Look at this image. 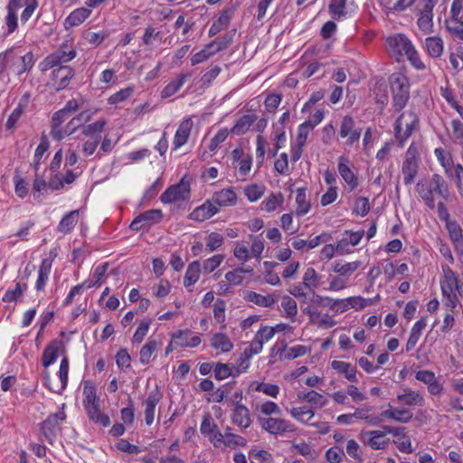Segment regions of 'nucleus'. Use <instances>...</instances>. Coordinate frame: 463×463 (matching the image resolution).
<instances>
[{
  "label": "nucleus",
  "instance_id": "obj_1",
  "mask_svg": "<svg viewBox=\"0 0 463 463\" xmlns=\"http://www.w3.org/2000/svg\"><path fill=\"white\" fill-rule=\"evenodd\" d=\"M416 191L423 201L424 204L430 210L436 208L435 200L447 201L449 196V190L445 179L434 174L425 181H420L416 184Z\"/></svg>",
  "mask_w": 463,
  "mask_h": 463
},
{
  "label": "nucleus",
  "instance_id": "obj_2",
  "mask_svg": "<svg viewBox=\"0 0 463 463\" xmlns=\"http://www.w3.org/2000/svg\"><path fill=\"white\" fill-rule=\"evenodd\" d=\"M443 278L440 279L442 296L445 298V305L451 312L458 304V294L463 298V283L459 281L457 274L448 265H442Z\"/></svg>",
  "mask_w": 463,
  "mask_h": 463
},
{
  "label": "nucleus",
  "instance_id": "obj_3",
  "mask_svg": "<svg viewBox=\"0 0 463 463\" xmlns=\"http://www.w3.org/2000/svg\"><path fill=\"white\" fill-rule=\"evenodd\" d=\"M33 65V54L31 52L24 55H20L17 50L12 47L0 53V74L9 67L20 76L31 69Z\"/></svg>",
  "mask_w": 463,
  "mask_h": 463
},
{
  "label": "nucleus",
  "instance_id": "obj_4",
  "mask_svg": "<svg viewBox=\"0 0 463 463\" xmlns=\"http://www.w3.org/2000/svg\"><path fill=\"white\" fill-rule=\"evenodd\" d=\"M392 89L393 106L397 111L402 109L410 96L408 79L401 72L392 73L389 78Z\"/></svg>",
  "mask_w": 463,
  "mask_h": 463
},
{
  "label": "nucleus",
  "instance_id": "obj_5",
  "mask_svg": "<svg viewBox=\"0 0 463 463\" xmlns=\"http://www.w3.org/2000/svg\"><path fill=\"white\" fill-rule=\"evenodd\" d=\"M76 51L69 48L68 43H64L59 50L48 55L40 64L42 71H46L53 67L59 66L62 62H68L74 59Z\"/></svg>",
  "mask_w": 463,
  "mask_h": 463
},
{
  "label": "nucleus",
  "instance_id": "obj_6",
  "mask_svg": "<svg viewBox=\"0 0 463 463\" xmlns=\"http://www.w3.org/2000/svg\"><path fill=\"white\" fill-rule=\"evenodd\" d=\"M65 404H62L61 411L52 413L48 418L41 424V430L45 439L52 444L57 432L61 430V424L65 420L66 414L63 411Z\"/></svg>",
  "mask_w": 463,
  "mask_h": 463
},
{
  "label": "nucleus",
  "instance_id": "obj_7",
  "mask_svg": "<svg viewBox=\"0 0 463 463\" xmlns=\"http://www.w3.org/2000/svg\"><path fill=\"white\" fill-rule=\"evenodd\" d=\"M419 169L418 151L412 145L410 146L405 154L402 163V172L403 175L404 184L410 185L414 182Z\"/></svg>",
  "mask_w": 463,
  "mask_h": 463
},
{
  "label": "nucleus",
  "instance_id": "obj_8",
  "mask_svg": "<svg viewBox=\"0 0 463 463\" xmlns=\"http://www.w3.org/2000/svg\"><path fill=\"white\" fill-rule=\"evenodd\" d=\"M190 194V184L182 179L177 184L168 187L160 196L164 203H171L179 200H185Z\"/></svg>",
  "mask_w": 463,
  "mask_h": 463
},
{
  "label": "nucleus",
  "instance_id": "obj_9",
  "mask_svg": "<svg viewBox=\"0 0 463 463\" xmlns=\"http://www.w3.org/2000/svg\"><path fill=\"white\" fill-rule=\"evenodd\" d=\"M362 129L355 128L354 119L351 116H345L341 121L339 135L347 137L346 145L353 146L360 139Z\"/></svg>",
  "mask_w": 463,
  "mask_h": 463
},
{
  "label": "nucleus",
  "instance_id": "obj_10",
  "mask_svg": "<svg viewBox=\"0 0 463 463\" xmlns=\"http://www.w3.org/2000/svg\"><path fill=\"white\" fill-rule=\"evenodd\" d=\"M261 427L270 434H282L295 430L293 425L283 419L267 418L260 419Z\"/></svg>",
  "mask_w": 463,
  "mask_h": 463
},
{
  "label": "nucleus",
  "instance_id": "obj_11",
  "mask_svg": "<svg viewBox=\"0 0 463 463\" xmlns=\"http://www.w3.org/2000/svg\"><path fill=\"white\" fill-rule=\"evenodd\" d=\"M359 439L373 449H383L389 443V439H384V432L381 430L363 431L359 435Z\"/></svg>",
  "mask_w": 463,
  "mask_h": 463
},
{
  "label": "nucleus",
  "instance_id": "obj_12",
  "mask_svg": "<svg viewBox=\"0 0 463 463\" xmlns=\"http://www.w3.org/2000/svg\"><path fill=\"white\" fill-rule=\"evenodd\" d=\"M389 52L397 55H406L411 52L413 45L404 34H397L387 39Z\"/></svg>",
  "mask_w": 463,
  "mask_h": 463
},
{
  "label": "nucleus",
  "instance_id": "obj_13",
  "mask_svg": "<svg viewBox=\"0 0 463 463\" xmlns=\"http://www.w3.org/2000/svg\"><path fill=\"white\" fill-rule=\"evenodd\" d=\"M73 76L74 71L71 67L60 64L57 69L53 70L52 76L56 90L66 88Z\"/></svg>",
  "mask_w": 463,
  "mask_h": 463
},
{
  "label": "nucleus",
  "instance_id": "obj_14",
  "mask_svg": "<svg viewBox=\"0 0 463 463\" xmlns=\"http://www.w3.org/2000/svg\"><path fill=\"white\" fill-rule=\"evenodd\" d=\"M219 212L218 207L212 200H207L203 204L195 208L189 218L196 222H203L216 214Z\"/></svg>",
  "mask_w": 463,
  "mask_h": 463
},
{
  "label": "nucleus",
  "instance_id": "obj_15",
  "mask_svg": "<svg viewBox=\"0 0 463 463\" xmlns=\"http://www.w3.org/2000/svg\"><path fill=\"white\" fill-rule=\"evenodd\" d=\"M193 126L194 123L190 118L184 119L180 123L174 138L175 149L181 147L187 142Z\"/></svg>",
  "mask_w": 463,
  "mask_h": 463
},
{
  "label": "nucleus",
  "instance_id": "obj_16",
  "mask_svg": "<svg viewBox=\"0 0 463 463\" xmlns=\"http://www.w3.org/2000/svg\"><path fill=\"white\" fill-rule=\"evenodd\" d=\"M27 4V0H10L7 5L6 25L8 33H12L17 28L16 11Z\"/></svg>",
  "mask_w": 463,
  "mask_h": 463
},
{
  "label": "nucleus",
  "instance_id": "obj_17",
  "mask_svg": "<svg viewBox=\"0 0 463 463\" xmlns=\"http://www.w3.org/2000/svg\"><path fill=\"white\" fill-rule=\"evenodd\" d=\"M349 160L345 156L338 158V172L345 182L350 186L351 190L358 185L357 177L348 165Z\"/></svg>",
  "mask_w": 463,
  "mask_h": 463
},
{
  "label": "nucleus",
  "instance_id": "obj_18",
  "mask_svg": "<svg viewBox=\"0 0 463 463\" xmlns=\"http://www.w3.org/2000/svg\"><path fill=\"white\" fill-rule=\"evenodd\" d=\"M232 420L237 426L247 429L251 424L250 411L246 406L237 402L233 410Z\"/></svg>",
  "mask_w": 463,
  "mask_h": 463
},
{
  "label": "nucleus",
  "instance_id": "obj_19",
  "mask_svg": "<svg viewBox=\"0 0 463 463\" xmlns=\"http://www.w3.org/2000/svg\"><path fill=\"white\" fill-rule=\"evenodd\" d=\"M190 330L178 331L173 335L175 344L178 346L196 347L201 344V337L198 335L191 336Z\"/></svg>",
  "mask_w": 463,
  "mask_h": 463
},
{
  "label": "nucleus",
  "instance_id": "obj_20",
  "mask_svg": "<svg viewBox=\"0 0 463 463\" xmlns=\"http://www.w3.org/2000/svg\"><path fill=\"white\" fill-rule=\"evenodd\" d=\"M447 229L457 252L463 255V234L460 226L456 222H448Z\"/></svg>",
  "mask_w": 463,
  "mask_h": 463
},
{
  "label": "nucleus",
  "instance_id": "obj_21",
  "mask_svg": "<svg viewBox=\"0 0 463 463\" xmlns=\"http://www.w3.org/2000/svg\"><path fill=\"white\" fill-rule=\"evenodd\" d=\"M237 196L232 189L227 188L215 192L212 197V201L215 205L229 206L236 203Z\"/></svg>",
  "mask_w": 463,
  "mask_h": 463
},
{
  "label": "nucleus",
  "instance_id": "obj_22",
  "mask_svg": "<svg viewBox=\"0 0 463 463\" xmlns=\"http://www.w3.org/2000/svg\"><path fill=\"white\" fill-rule=\"evenodd\" d=\"M399 402L408 406H422L423 397L418 392L411 391V389H404L402 393L397 395Z\"/></svg>",
  "mask_w": 463,
  "mask_h": 463
},
{
  "label": "nucleus",
  "instance_id": "obj_23",
  "mask_svg": "<svg viewBox=\"0 0 463 463\" xmlns=\"http://www.w3.org/2000/svg\"><path fill=\"white\" fill-rule=\"evenodd\" d=\"M62 342L54 340L48 345L43 354V365L46 368L53 364L57 357L60 348L62 346Z\"/></svg>",
  "mask_w": 463,
  "mask_h": 463
},
{
  "label": "nucleus",
  "instance_id": "obj_24",
  "mask_svg": "<svg viewBox=\"0 0 463 463\" xmlns=\"http://www.w3.org/2000/svg\"><path fill=\"white\" fill-rule=\"evenodd\" d=\"M232 14L233 10L232 8L223 10L219 18L212 24L209 30V35L214 36L226 28L230 24Z\"/></svg>",
  "mask_w": 463,
  "mask_h": 463
},
{
  "label": "nucleus",
  "instance_id": "obj_25",
  "mask_svg": "<svg viewBox=\"0 0 463 463\" xmlns=\"http://www.w3.org/2000/svg\"><path fill=\"white\" fill-rule=\"evenodd\" d=\"M90 14V10L80 7L70 14V15L66 18L64 26L66 29L71 27H74L82 24Z\"/></svg>",
  "mask_w": 463,
  "mask_h": 463
},
{
  "label": "nucleus",
  "instance_id": "obj_26",
  "mask_svg": "<svg viewBox=\"0 0 463 463\" xmlns=\"http://www.w3.org/2000/svg\"><path fill=\"white\" fill-rule=\"evenodd\" d=\"M331 366L334 370H335L339 373L345 374V377L348 381H350L352 383L358 382V380L356 378V369L354 366H352L349 363L335 360L331 363Z\"/></svg>",
  "mask_w": 463,
  "mask_h": 463
},
{
  "label": "nucleus",
  "instance_id": "obj_27",
  "mask_svg": "<svg viewBox=\"0 0 463 463\" xmlns=\"http://www.w3.org/2000/svg\"><path fill=\"white\" fill-rule=\"evenodd\" d=\"M426 326L427 324L425 318L423 317L414 324L411 330V334L406 344V352H410L415 347L421 335V332L423 329H425Z\"/></svg>",
  "mask_w": 463,
  "mask_h": 463
},
{
  "label": "nucleus",
  "instance_id": "obj_28",
  "mask_svg": "<svg viewBox=\"0 0 463 463\" xmlns=\"http://www.w3.org/2000/svg\"><path fill=\"white\" fill-rule=\"evenodd\" d=\"M52 261L48 259H43L39 267L38 279L35 283V288L37 291L43 290L45 284L49 279L51 273Z\"/></svg>",
  "mask_w": 463,
  "mask_h": 463
},
{
  "label": "nucleus",
  "instance_id": "obj_29",
  "mask_svg": "<svg viewBox=\"0 0 463 463\" xmlns=\"http://www.w3.org/2000/svg\"><path fill=\"white\" fill-rule=\"evenodd\" d=\"M257 116L254 114L242 116L233 126L231 132L234 135H243L250 127L256 121Z\"/></svg>",
  "mask_w": 463,
  "mask_h": 463
},
{
  "label": "nucleus",
  "instance_id": "obj_30",
  "mask_svg": "<svg viewBox=\"0 0 463 463\" xmlns=\"http://www.w3.org/2000/svg\"><path fill=\"white\" fill-rule=\"evenodd\" d=\"M211 345L214 349H221L222 352L227 353L233 348V344L229 337L222 333H216L211 338Z\"/></svg>",
  "mask_w": 463,
  "mask_h": 463
},
{
  "label": "nucleus",
  "instance_id": "obj_31",
  "mask_svg": "<svg viewBox=\"0 0 463 463\" xmlns=\"http://www.w3.org/2000/svg\"><path fill=\"white\" fill-rule=\"evenodd\" d=\"M425 47L430 56L438 58L443 52V41L439 37H428L425 40Z\"/></svg>",
  "mask_w": 463,
  "mask_h": 463
},
{
  "label": "nucleus",
  "instance_id": "obj_32",
  "mask_svg": "<svg viewBox=\"0 0 463 463\" xmlns=\"http://www.w3.org/2000/svg\"><path fill=\"white\" fill-rule=\"evenodd\" d=\"M201 272V265L199 261L195 260L190 263L187 267L184 278V287H189L194 284L200 277Z\"/></svg>",
  "mask_w": 463,
  "mask_h": 463
},
{
  "label": "nucleus",
  "instance_id": "obj_33",
  "mask_svg": "<svg viewBox=\"0 0 463 463\" xmlns=\"http://www.w3.org/2000/svg\"><path fill=\"white\" fill-rule=\"evenodd\" d=\"M245 298L250 302L265 307H271L275 303V298L272 295L262 296L254 291H248Z\"/></svg>",
  "mask_w": 463,
  "mask_h": 463
},
{
  "label": "nucleus",
  "instance_id": "obj_34",
  "mask_svg": "<svg viewBox=\"0 0 463 463\" xmlns=\"http://www.w3.org/2000/svg\"><path fill=\"white\" fill-rule=\"evenodd\" d=\"M79 211L74 210L67 213L60 222L58 230L61 232L67 233L71 232L78 222Z\"/></svg>",
  "mask_w": 463,
  "mask_h": 463
},
{
  "label": "nucleus",
  "instance_id": "obj_35",
  "mask_svg": "<svg viewBox=\"0 0 463 463\" xmlns=\"http://www.w3.org/2000/svg\"><path fill=\"white\" fill-rule=\"evenodd\" d=\"M186 79L185 74H180L177 79L169 82L162 90L161 97L163 99L169 98L175 94L184 85Z\"/></svg>",
  "mask_w": 463,
  "mask_h": 463
},
{
  "label": "nucleus",
  "instance_id": "obj_36",
  "mask_svg": "<svg viewBox=\"0 0 463 463\" xmlns=\"http://www.w3.org/2000/svg\"><path fill=\"white\" fill-rule=\"evenodd\" d=\"M297 209L296 213L298 216L305 215L310 209V203L307 200L306 189L298 188L296 196Z\"/></svg>",
  "mask_w": 463,
  "mask_h": 463
},
{
  "label": "nucleus",
  "instance_id": "obj_37",
  "mask_svg": "<svg viewBox=\"0 0 463 463\" xmlns=\"http://www.w3.org/2000/svg\"><path fill=\"white\" fill-rule=\"evenodd\" d=\"M157 343L156 340L149 339L145 345L142 346L139 352V361L143 364H148L151 357L156 351Z\"/></svg>",
  "mask_w": 463,
  "mask_h": 463
},
{
  "label": "nucleus",
  "instance_id": "obj_38",
  "mask_svg": "<svg viewBox=\"0 0 463 463\" xmlns=\"http://www.w3.org/2000/svg\"><path fill=\"white\" fill-rule=\"evenodd\" d=\"M69 373V360L67 357H63L59 369V377L61 380V386L58 389L49 387L51 391L56 393H61L67 386Z\"/></svg>",
  "mask_w": 463,
  "mask_h": 463
},
{
  "label": "nucleus",
  "instance_id": "obj_39",
  "mask_svg": "<svg viewBox=\"0 0 463 463\" xmlns=\"http://www.w3.org/2000/svg\"><path fill=\"white\" fill-rule=\"evenodd\" d=\"M328 11L332 18L339 20L346 14V0H331Z\"/></svg>",
  "mask_w": 463,
  "mask_h": 463
},
{
  "label": "nucleus",
  "instance_id": "obj_40",
  "mask_svg": "<svg viewBox=\"0 0 463 463\" xmlns=\"http://www.w3.org/2000/svg\"><path fill=\"white\" fill-rule=\"evenodd\" d=\"M283 201L284 197L281 193L271 194L265 201L262 202L261 209L268 213L273 212L279 205L282 204Z\"/></svg>",
  "mask_w": 463,
  "mask_h": 463
},
{
  "label": "nucleus",
  "instance_id": "obj_41",
  "mask_svg": "<svg viewBox=\"0 0 463 463\" xmlns=\"http://www.w3.org/2000/svg\"><path fill=\"white\" fill-rule=\"evenodd\" d=\"M298 397L300 400H304V401H307V402L314 403L320 408L324 407L326 403V399L324 398L323 395H321L320 393H318L315 391H310L307 393L299 392L298 394Z\"/></svg>",
  "mask_w": 463,
  "mask_h": 463
},
{
  "label": "nucleus",
  "instance_id": "obj_42",
  "mask_svg": "<svg viewBox=\"0 0 463 463\" xmlns=\"http://www.w3.org/2000/svg\"><path fill=\"white\" fill-rule=\"evenodd\" d=\"M232 42V34L226 33L221 38H218L208 43V49L213 51L214 53L226 49Z\"/></svg>",
  "mask_w": 463,
  "mask_h": 463
},
{
  "label": "nucleus",
  "instance_id": "obj_43",
  "mask_svg": "<svg viewBox=\"0 0 463 463\" xmlns=\"http://www.w3.org/2000/svg\"><path fill=\"white\" fill-rule=\"evenodd\" d=\"M360 264V261L348 262L345 264L341 262H335L333 266V271L335 273H339L340 276L344 277L345 275L352 274L354 270L358 269Z\"/></svg>",
  "mask_w": 463,
  "mask_h": 463
},
{
  "label": "nucleus",
  "instance_id": "obj_44",
  "mask_svg": "<svg viewBox=\"0 0 463 463\" xmlns=\"http://www.w3.org/2000/svg\"><path fill=\"white\" fill-rule=\"evenodd\" d=\"M320 277L313 268H307L303 276V286L308 289L317 288Z\"/></svg>",
  "mask_w": 463,
  "mask_h": 463
},
{
  "label": "nucleus",
  "instance_id": "obj_45",
  "mask_svg": "<svg viewBox=\"0 0 463 463\" xmlns=\"http://www.w3.org/2000/svg\"><path fill=\"white\" fill-rule=\"evenodd\" d=\"M241 371L236 369V373H233V370L226 364L217 363L214 368V377L217 380H223L229 376H235L239 374Z\"/></svg>",
  "mask_w": 463,
  "mask_h": 463
},
{
  "label": "nucleus",
  "instance_id": "obj_46",
  "mask_svg": "<svg viewBox=\"0 0 463 463\" xmlns=\"http://www.w3.org/2000/svg\"><path fill=\"white\" fill-rule=\"evenodd\" d=\"M27 288V285L24 284L23 286L20 283H16L14 289H8L2 298L4 302H14L19 299L24 291Z\"/></svg>",
  "mask_w": 463,
  "mask_h": 463
},
{
  "label": "nucleus",
  "instance_id": "obj_47",
  "mask_svg": "<svg viewBox=\"0 0 463 463\" xmlns=\"http://www.w3.org/2000/svg\"><path fill=\"white\" fill-rule=\"evenodd\" d=\"M290 414L301 422H307L314 417V411L307 407L292 408Z\"/></svg>",
  "mask_w": 463,
  "mask_h": 463
},
{
  "label": "nucleus",
  "instance_id": "obj_48",
  "mask_svg": "<svg viewBox=\"0 0 463 463\" xmlns=\"http://www.w3.org/2000/svg\"><path fill=\"white\" fill-rule=\"evenodd\" d=\"M106 124L107 121L104 118L99 119L92 124L82 126L81 133L84 136H92L95 137V136H97L96 134H99L103 131Z\"/></svg>",
  "mask_w": 463,
  "mask_h": 463
},
{
  "label": "nucleus",
  "instance_id": "obj_49",
  "mask_svg": "<svg viewBox=\"0 0 463 463\" xmlns=\"http://www.w3.org/2000/svg\"><path fill=\"white\" fill-rule=\"evenodd\" d=\"M446 29L452 35L463 40V22L458 18L446 20Z\"/></svg>",
  "mask_w": 463,
  "mask_h": 463
},
{
  "label": "nucleus",
  "instance_id": "obj_50",
  "mask_svg": "<svg viewBox=\"0 0 463 463\" xmlns=\"http://www.w3.org/2000/svg\"><path fill=\"white\" fill-rule=\"evenodd\" d=\"M50 143L48 137L45 134H43L41 137V142L38 145L35 153H34V169L38 170V165L40 164V160L43 154L49 149Z\"/></svg>",
  "mask_w": 463,
  "mask_h": 463
},
{
  "label": "nucleus",
  "instance_id": "obj_51",
  "mask_svg": "<svg viewBox=\"0 0 463 463\" xmlns=\"http://www.w3.org/2000/svg\"><path fill=\"white\" fill-rule=\"evenodd\" d=\"M140 216L147 226H151L161 222L163 213L161 210L153 209L140 213Z\"/></svg>",
  "mask_w": 463,
  "mask_h": 463
},
{
  "label": "nucleus",
  "instance_id": "obj_52",
  "mask_svg": "<svg viewBox=\"0 0 463 463\" xmlns=\"http://www.w3.org/2000/svg\"><path fill=\"white\" fill-rule=\"evenodd\" d=\"M432 13L430 14H428V13H424V12H421L420 11V17L418 19V26L419 28L425 32V33H429L431 31V28L433 26V23H432Z\"/></svg>",
  "mask_w": 463,
  "mask_h": 463
},
{
  "label": "nucleus",
  "instance_id": "obj_53",
  "mask_svg": "<svg viewBox=\"0 0 463 463\" xmlns=\"http://www.w3.org/2000/svg\"><path fill=\"white\" fill-rule=\"evenodd\" d=\"M223 445L232 449L236 447H245L247 445V440L240 435L233 433H226Z\"/></svg>",
  "mask_w": 463,
  "mask_h": 463
},
{
  "label": "nucleus",
  "instance_id": "obj_54",
  "mask_svg": "<svg viewBox=\"0 0 463 463\" xmlns=\"http://www.w3.org/2000/svg\"><path fill=\"white\" fill-rule=\"evenodd\" d=\"M264 186L258 184H251L245 188V195L250 202L259 200L264 194Z\"/></svg>",
  "mask_w": 463,
  "mask_h": 463
},
{
  "label": "nucleus",
  "instance_id": "obj_55",
  "mask_svg": "<svg viewBox=\"0 0 463 463\" xmlns=\"http://www.w3.org/2000/svg\"><path fill=\"white\" fill-rule=\"evenodd\" d=\"M116 363L120 369L130 367L131 356L126 348H121L116 354Z\"/></svg>",
  "mask_w": 463,
  "mask_h": 463
},
{
  "label": "nucleus",
  "instance_id": "obj_56",
  "mask_svg": "<svg viewBox=\"0 0 463 463\" xmlns=\"http://www.w3.org/2000/svg\"><path fill=\"white\" fill-rule=\"evenodd\" d=\"M133 91H134V90L131 87L122 89L119 91L111 95L109 98L108 101L109 104H118V103L122 102V101L126 100L127 99H128L132 95Z\"/></svg>",
  "mask_w": 463,
  "mask_h": 463
},
{
  "label": "nucleus",
  "instance_id": "obj_57",
  "mask_svg": "<svg viewBox=\"0 0 463 463\" xmlns=\"http://www.w3.org/2000/svg\"><path fill=\"white\" fill-rule=\"evenodd\" d=\"M389 97L387 92V87L385 85L379 86L375 90V103L379 105V109L383 110L388 104Z\"/></svg>",
  "mask_w": 463,
  "mask_h": 463
},
{
  "label": "nucleus",
  "instance_id": "obj_58",
  "mask_svg": "<svg viewBox=\"0 0 463 463\" xmlns=\"http://www.w3.org/2000/svg\"><path fill=\"white\" fill-rule=\"evenodd\" d=\"M313 129V125L310 124V121H305L298 127L297 143L300 146H303L307 141V135L309 131Z\"/></svg>",
  "mask_w": 463,
  "mask_h": 463
},
{
  "label": "nucleus",
  "instance_id": "obj_59",
  "mask_svg": "<svg viewBox=\"0 0 463 463\" xmlns=\"http://www.w3.org/2000/svg\"><path fill=\"white\" fill-rule=\"evenodd\" d=\"M24 112V106L21 103L18 104V106L13 110L11 115L9 116L7 121H6V128L7 129H13L17 121L20 119L21 116Z\"/></svg>",
  "mask_w": 463,
  "mask_h": 463
},
{
  "label": "nucleus",
  "instance_id": "obj_60",
  "mask_svg": "<svg viewBox=\"0 0 463 463\" xmlns=\"http://www.w3.org/2000/svg\"><path fill=\"white\" fill-rule=\"evenodd\" d=\"M281 306L288 317H294L298 314L297 302L291 298L286 296L283 298Z\"/></svg>",
  "mask_w": 463,
  "mask_h": 463
},
{
  "label": "nucleus",
  "instance_id": "obj_61",
  "mask_svg": "<svg viewBox=\"0 0 463 463\" xmlns=\"http://www.w3.org/2000/svg\"><path fill=\"white\" fill-rule=\"evenodd\" d=\"M150 322V320H143L139 324L137 329L136 330L133 335V343L140 344L144 340L146 335L148 332Z\"/></svg>",
  "mask_w": 463,
  "mask_h": 463
},
{
  "label": "nucleus",
  "instance_id": "obj_62",
  "mask_svg": "<svg viewBox=\"0 0 463 463\" xmlns=\"http://www.w3.org/2000/svg\"><path fill=\"white\" fill-rule=\"evenodd\" d=\"M223 260H224L223 255H221V254L214 255L212 258H209L206 260H204L203 268L206 272L211 273L217 267L220 266V264L222 262Z\"/></svg>",
  "mask_w": 463,
  "mask_h": 463
},
{
  "label": "nucleus",
  "instance_id": "obj_63",
  "mask_svg": "<svg viewBox=\"0 0 463 463\" xmlns=\"http://www.w3.org/2000/svg\"><path fill=\"white\" fill-rule=\"evenodd\" d=\"M370 210L369 201L366 197H359L354 203V212L361 216H365Z\"/></svg>",
  "mask_w": 463,
  "mask_h": 463
},
{
  "label": "nucleus",
  "instance_id": "obj_64",
  "mask_svg": "<svg viewBox=\"0 0 463 463\" xmlns=\"http://www.w3.org/2000/svg\"><path fill=\"white\" fill-rule=\"evenodd\" d=\"M223 238L220 233L212 232L207 237L206 247L210 251H213L222 246Z\"/></svg>",
  "mask_w": 463,
  "mask_h": 463
}]
</instances>
